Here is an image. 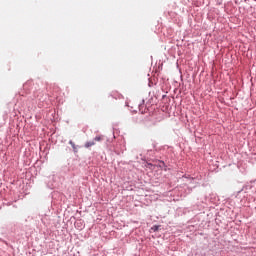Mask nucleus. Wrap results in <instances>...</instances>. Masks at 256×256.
<instances>
[{
  "label": "nucleus",
  "mask_w": 256,
  "mask_h": 256,
  "mask_svg": "<svg viewBox=\"0 0 256 256\" xmlns=\"http://www.w3.org/2000/svg\"><path fill=\"white\" fill-rule=\"evenodd\" d=\"M163 165H165V162H161Z\"/></svg>",
  "instance_id": "nucleus-5"
},
{
  "label": "nucleus",
  "mask_w": 256,
  "mask_h": 256,
  "mask_svg": "<svg viewBox=\"0 0 256 256\" xmlns=\"http://www.w3.org/2000/svg\"><path fill=\"white\" fill-rule=\"evenodd\" d=\"M93 145H95V141H89L85 143L84 147L89 149V147H93Z\"/></svg>",
  "instance_id": "nucleus-1"
},
{
  "label": "nucleus",
  "mask_w": 256,
  "mask_h": 256,
  "mask_svg": "<svg viewBox=\"0 0 256 256\" xmlns=\"http://www.w3.org/2000/svg\"><path fill=\"white\" fill-rule=\"evenodd\" d=\"M94 141H97V142L103 141V136H96V137L94 138Z\"/></svg>",
  "instance_id": "nucleus-2"
},
{
  "label": "nucleus",
  "mask_w": 256,
  "mask_h": 256,
  "mask_svg": "<svg viewBox=\"0 0 256 256\" xmlns=\"http://www.w3.org/2000/svg\"><path fill=\"white\" fill-rule=\"evenodd\" d=\"M152 231H159V226L152 227Z\"/></svg>",
  "instance_id": "nucleus-4"
},
{
  "label": "nucleus",
  "mask_w": 256,
  "mask_h": 256,
  "mask_svg": "<svg viewBox=\"0 0 256 256\" xmlns=\"http://www.w3.org/2000/svg\"><path fill=\"white\" fill-rule=\"evenodd\" d=\"M69 144L71 145L72 149H77V147L75 146V143L73 141H69Z\"/></svg>",
  "instance_id": "nucleus-3"
}]
</instances>
